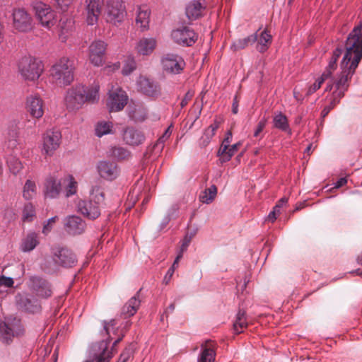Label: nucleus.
Masks as SVG:
<instances>
[{
	"instance_id": "6ab92c4d",
	"label": "nucleus",
	"mask_w": 362,
	"mask_h": 362,
	"mask_svg": "<svg viewBox=\"0 0 362 362\" xmlns=\"http://www.w3.org/2000/svg\"><path fill=\"white\" fill-rule=\"evenodd\" d=\"M136 83L139 90L143 94L152 98L160 95V87L158 83L144 76H140Z\"/></svg>"
},
{
	"instance_id": "4468645a",
	"label": "nucleus",
	"mask_w": 362,
	"mask_h": 362,
	"mask_svg": "<svg viewBox=\"0 0 362 362\" xmlns=\"http://www.w3.org/2000/svg\"><path fill=\"white\" fill-rule=\"evenodd\" d=\"M53 260L63 267H72L76 263L75 255L68 248L57 246L52 249Z\"/></svg>"
},
{
	"instance_id": "7ed1b4c3",
	"label": "nucleus",
	"mask_w": 362,
	"mask_h": 362,
	"mask_svg": "<svg viewBox=\"0 0 362 362\" xmlns=\"http://www.w3.org/2000/svg\"><path fill=\"white\" fill-rule=\"evenodd\" d=\"M99 89V84L95 83L88 90L81 84L76 85L68 89L64 97L66 108L69 111H75L81 108L86 102L95 103L98 101Z\"/></svg>"
},
{
	"instance_id": "b1692460",
	"label": "nucleus",
	"mask_w": 362,
	"mask_h": 362,
	"mask_svg": "<svg viewBox=\"0 0 362 362\" xmlns=\"http://www.w3.org/2000/svg\"><path fill=\"white\" fill-rule=\"evenodd\" d=\"M86 22L90 25L98 23L99 16L102 11V1L100 0H86Z\"/></svg>"
},
{
	"instance_id": "c756f323",
	"label": "nucleus",
	"mask_w": 362,
	"mask_h": 362,
	"mask_svg": "<svg viewBox=\"0 0 362 362\" xmlns=\"http://www.w3.org/2000/svg\"><path fill=\"white\" fill-rule=\"evenodd\" d=\"M218 127L219 122L217 120H214V122L204 130L203 135L199 141V145L200 147L204 148L209 145Z\"/></svg>"
},
{
	"instance_id": "6e6d98bb",
	"label": "nucleus",
	"mask_w": 362,
	"mask_h": 362,
	"mask_svg": "<svg viewBox=\"0 0 362 362\" xmlns=\"http://www.w3.org/2000/svg\"><path fill=\"white\" fill-rule=\"evenodd\" d=\"M74 0H55L57 8L62 12L68 11Z\"/></svg>"
},
{
	"instance_id": "423d86ee",
	"label": "nucleus",
	"mask_w": 362,
	"mask_h": 362,
	"mask_svg": "<svg viewBox=\"0 0 362 362\" xmlns=\"http://www.w3.org/2000/svg\"><path fill=\"white\" fill-rule=\"evenodd\" d=\"M18 69L23 79L35 81L42 75L44 66L39 59L28 55L23 57L19 60Z\"/></svg>"
},
{
	"instance_id": "5701e85b",
	"label": "nucleus",
	"mask_w": 362,
	"mask_h": 362,
	"mask_svg": "<svg viewBox=\"0 0 362 362\" xmlns=\"http://www.w3.org/2000/svg\"><path fill=\"white\" fill-rule=\"evenodd\" d=\"M26 108L30 115L36 119L41 118L44 114V103L37 94L30 95L26 99Z\"/></svg>"
},
{
	"instance_id": "f257e3e1",
	"label": "nucleus",
	"mask_w": 362,
	"mask_h": 362,
	"mask_svg": "<svg viewBox=\"0 0 362 362\" xmlns=\"http://www.w3.org/2000/svg\"><path fill=\"white\" fill-rule=\"evenodd\" d=\"M344 55L341 62V72L336 79L331 78V83H327L326 91H330L333 86L335 90L333 97L341 99L349 87V81L355 73L359 62L362 59V25L354 27L349 34L344 44Z\"/></svg>"
},
{
	"instance_id": "2eb2a0df",
	"label": "nucleus",
	"mask_w": 362,
	"mask_h": 362,
	"mask_svg": "<svg viewBox=\"0 0 362 362\" xmlns=\"http://www.w3.org/2000/svg\"><path fill=\"white\" fill-rule=\"evenodd\" d=\"M128 95L126 92L120 88L111 90L109 92V97L107 106L110 112H119L127 104Z\"/></svg>"
},
{
	"instance_id": "69168bd1",
	"label": "nucleus",
	"mask_w": 362,
	"mask_h": 362,
	"mask_svg": "<svg viewBox=\"0 0 362 362\" xmlns=\"http://www.w3.org/2000/svg\"><path fill=\"white\" fill-rule=\"evenodd\" d=\"M192 98V94L190 92H187L185 94L184 98H182V100L180 102L181 107H185L187 105L188 102L191 100Z\"/></svg>"
},
{
	"instance_id": "774afa93",
	"label": "nucleus",
	"mask_w": 362,
	"mask_h": 362,
	"mask_svg": "<svg viewBox=\"0 0 362 362\" xmlns=\"http://www.w3.org/2000/svg\"><path fill=\"white\" fill-rule=\"evenodd\" d=\"M346 182L347 180L346 177H341L335 182L334 185L336 188H339L346 185Z\"/></svg>"
},
{
	"instance_id": "680f3d73",
	"label": "nucleus",
	"mask_w": 362,
	"mask_h": 362,
	"mask_svg": "<svg viewBox=\"0 0 362 362\" xmlns=\"http://www.w3.org/2000/svg\"><path fill=\"white\" fill-rule=\"evenodd\" d=\"M265 126H266V120L264 119L260 120L258 122L256 129H255L253 136L255 137H258L259 134L263 131Z\"/></svg>"
},
{
	"instance_id": "052dcab7",
	"label": "nucleus",
	"mask_w": 362,
	"mask_h": 362,
	"mask_svg": "<svg viewBox=\"0 0 362 362\" xmlns=\"http://www.w3.org/2000/svg\"><path fill=\"white\" fill-rule=\"evenodd\" d=\"M132 354V351L129 348H126L120 354L117 362H127Z\"/></svg>"
},
{
	"instance_id": "4be33fe9",
	"label": "nucleus",
	"mask_w": 362,
	"mask_h": 362,
	"mask_svg": "<svg viewBox=\"0 0 362 362\" xmlns=\"http://www.w3.org/2000/svg\"><path fill=\"white\" fill-rule=\"evenodd\" d=\"M62 181L54 175L48 176L44 183V195L46 198L57 199L62 190Z\"/></svg>"
},
{
	"instance_id": "f03ea898",
	"label": "nucleus",
	"mask_w": 362,
	"mask_h": 362,
	"mask_svg": "<svg viewBox=\"0 0 362 362\" xmlns=\"http://www.w3.org/2000/svg\"><path fill=\"white\" fill-rule=\"evenodd\" d=\"M103 330L101 334L107 335V338L90 345L87 351V359L85 362H110L113 356L111 351H107L108 345L111 341L110 332L115 334L117 331L115 329L117 322L115 320L109 322L103 321Z\"/></svg>"
},
{
	"instance_id": "e433bc0d",
	"label": "nucleus",
	"mask_w": 362,
	"mask_h": 362,
	"mask_svg": "<svg viewBox=\"0 0 362 362\" xmlns=\"http://www.w3.org/2000/svg\"><path fill=\"white\" fill-rule=\"evenodd\" d=\"M344 49L342 47H337L332 54V56L329 62L328 66H327L325 71L322 73V74H325L327 78H331L332 72L335 70L337 67V62L338 59L341 57V54L344 52Z\"/></svg>"
},
{
	"instance_id": "9d476101",
	"label": "nucleus",
	"mask_w": 362,
	"mask_h": 362,
	"mask_svg": "<svg viewBox=\"0 0 362 362\" xmlns=\"http://www.w3.org/2000/svg\"><path fill=\"white\" fill-rule=\"evenodd\" d=\"M107 22L116 25L123 21L125 6L122 0H107L105 6Z\"/></svg>"
},
{
	"instance_id": "dca6fc26",
	"label": "nucleus",
	"mask_w": 362,
	"mask_h": 362,
	"mask_svg": "<svg viewBox=\"0 0 362 362\" xmlns=\"http://www.w3.org/2000/svg\"><path fill=\"white\" fill-rule=\"evenodd\" d=\"M16 303L21 309L29 313H38L42 310L40 301L29 293L18 294Z\"/></svg>"
},
{
	"instance_id": "bf43d9fd",
	"label": "nucleus",
	"mask_w": 362,
	"mask_h": 362,
	"mask_svg": "<svg viewBox=\"0 0 362 362\" xmlns=\"http://www.w3.org/2000/svg\"><path fill=\"white\" fill-rule=\"evenodd\" d=\"M58 219L57 216H54L47 221V223L44 225L42 228V233L44 234H47L52 229V224Z\"/></svg>"
},
{
	"instance_id": "58836bf2",
	"label": "nucleus",
	"mask_w": 362,
	"mask_h": 362,
	"mask_svg": "<svg viewBox=\"0 0 362 362\" xmlns=\"http://www.w3.org/2000/svg\"><path fill=\"white\" fill-rule=\"evenodd\" d=\"M63 184L65 185L64 196L68 198L77 193L78 182L72 175H68L63 179Z\"/></svg>"
},
{
	"instance_id": "1a4fd4ad",
	"label": "nucleus",
	"mask_w": 362,
	"mask_h": 362,
	"mask_svg": "<svg viewBox=\"0 0 362 362\" xmlns=\"http://www.w3.org/2000/svg\"><path fill=\"white\" fill-rule=\"evenodd\" d=\"M62 133L59 130L48 129L42 135V144L41 152L42 155L52 156L60 146Z\"/></svg>"
},
{
	"instance_id": "bb28decb",
	"label": "nucleus",
	"mask_w": 362,
	"mask_h": 362,
	"mask_svg": "<svg viewBox=\"0 0 362 362\" xmlns=\"http://www.w3.org/2000/svg\"><path fill=\"white\" fill-rule=\"evenodd\" d=\"M204 0H193L186 6L185 13L187 17L190 21H194L199 18L205 9Z\"/></svg>"
},
{
	"instance_id": "9b49d317",
	"label": "nucleus",
	"mask_w": 362,
	"mask_h": 362,
	"mask_svg": "<svg viewBox=\"0 0 362 362\" xmlns=\"http://www.w3.org/2000/svg\"><path fill=\"white\" fill-rule=\"evenodd\" d=\"M28 286L33 293L42 298H48L52 294L50 283L39 276H31L28 281Z\"/></svg>"
},
{
	"instance_id": "4d7b16f0",
	"label": "nucleus",
	"mask_w": 362,
	"mask_h": 362,
	"mask_svg": "<svg viewBox=\"0 0 362 362\" xmlns=\"http://www.w3.org/2000/svg\"><path fill=\"white\" fill-rule=\"evenodd\" d=\"M14 284L13 279L11 277H7L4 275L0 276V288H11L13 287Z\"/></svg>"
},
{
	"instance_id": "0e129e2a",
	"label": "nucleus",
	"mask_w": 362,
	"mask_h": 362,
	"mask_svg": "<svg viewBox=\"0 0 362 362\" xmlns=\"http://www.w3.org/2000/svg\"><path fill=\"white\" fill-rule=\"evenodd\" d=\"M173 268H169L167 271L164 278H163V283L165 284H168L170 282L173 274H174Z\"/></svg>"
},
{
	"instance_id": "39448f33",
	"label": "nucleus",
	"mask_w": 362,
	"mask_h": 362,
	"mask_svg": "<svg viewBox=\"0 0 362 362\" xmlns=\"http://www.w3.org/2000/svg\"><path fill=\"white\" fill-rule=\"evenodd\" d=\"M90 193V199L78 200L76 203V209L85 218L95 220L100 216V206L104 202L105 194L98 186H93Z\"/></svg>"
},
{
	"instance_id": "a18cd8bd",
	"label": "nucleus",
	"mask_w": 362,
	"mask_h": 362,
	"mask_svg": "<svg viewBox=\"0 0 362 362\" xmlns=\"http://www.w3.org/2000/svg\"><path fill=\"white\" fill-rule=\"evenodd\" d=\"M172 132L170 131V127L167 128L165 131L163 132L162 136H160L157 141L153 146V151L156 153H160L163 151L165 145V142L170 138Z\"/></svg>"
},
{
	"instance_id": "412c9836",
	"label": "nucleus",
	"mask_w": 362,
	"mask_h": 362,
	"mask_svg": "<svg viewBox=\"0 0 362 362\" xmlns=\"http://www.w3.org/2000/svg\"><path fill=\"white\" fill-rule=\"evenodd\" d=\"M20 144L19 131L16 125H11L8 127L6 134V141L4 145L5 155H9L18 149Z\"/></svg>"
},
{
	"instance_id": "ddd939ff",
	"label": "nucleus",
	"mask_w": 362,
	"mask_h": 362,
	"mask_svg": "<svg viewBox=\"0 0 362 362\" xmlns=\"http://www.w3.org/2000/svg\"><path fill=\"white\" fill-rule=\"evenodd\" d=\"M171 37L175 43L187 47L192 46L197 40V35L194 30L187 26L173 30Z\"/></svg>"
},
{
	"instance_id": "aec40b11",
	"label": "nucleus",
	"mask_w": 362,
	"mask_h": 362,
	"mask_svg": "<svg viewBox=\"0 0 362 362\" xmlns=\"http://www.w3.org/2000/svg\"><path fill=\"white\" fill-rule=\"evenodd\" d=\"M99 175L107 180H113L119 175V168L117 164L110 160H100L97 164Z\"/></svg>"
},
{
	"instance_id": "393cba45",
	"label": "nucleus",
	"mask_w": 362,
	"mask_h": 362,
	"mask_svg": "<svg viewBox=\"0 0 362 362\" xmlns=\"http://www.w3.org/2000/svg\"><path fill=\"white\" fill-rule=\"evenodd\" d=\"M122 139L126 144L135 146L144 141L145 136L141 131L134 127H127L123 132Z\"/></svg>"
},
{
	"instance_id": "49530a36",
	"label": "nucleus",
	"mask_w": 362,
	"mask_h": 362,
	"mask_svg": "<svg viewBox=\"0 0 362 362\" xmlns=\"http://www.w3.org/2000/svg\"><path fill=\"white\" fill-rule=\"evenodd\" d=\"M13 336V329L6 322L0 320V339L7 343Z\"/></svg>"
},
{
	"instance_id": "c85d7f7f",
	"label": "nucleus",
	"mask_w": 362,
	"mask_h": 362,
	"mask_svg": "<svg viewBox=\"0 0 362 362\" xmlns=\"http://www.w3.org/2000/svg\"><path fill=\"white\" fill-rule=\"evenodd\" d=\"M127 112L129 118L134 122H142L147 117V110L141 104H129Z\"/></svg>"
},
{
	"instance_id": "e2e57ef3",
	"label": "nucleus",
	"mask_w": 362,
	"mask_h": 362,
	"mask_svg": "<svg viewBox=\"0 0 362 362\" xmlns=\"http://www.w3.org/2000/svg\"><path fill=\"white\" fill-rule=\"evenodd\" d=\"M171 219L172 218H170V214L165 215L158 226V230L160 231L163 230L167 226Z\"/></svg>"
},
{
	"instance_id": "3c124183",
	"label": "nucleus",
	"mask_w": 362,
	"mask_h": 362,
	"mask_svg": "<svg viewBox=\"0 0 362 362\" xmlns=\"http://www.w3.org/2000/svg\"><path fill=\"white\" fill-rule=\"evenodd\" d=\"M240 145V143L238 142V143H236L230 146H229V147L228 148V150L226 151V153L219 156L221 157L220 158L221 162L226 163L227 161H229L230 160V158H232V156L237 152Z\"/></svg>"
},
{
	"instance_id": "c9c22d12",
	"label": "nucleus",
	"mask_w": 362,
	"mask_h": 362,
	"mask_svg": "<svg viewBox=\"0 0 362 362\" xmlns=\"http://www.w3.org/2000/svg\"><path fill=\"white\" fill-rule=\"evenodd\" d=\"M74 29V22L72 19L60 20L59 39L62 42H66L68 37L72 34Z\"/></svg>"
},
{
	"instance_id": "f3484780",
	"label": "nucleus",
	"mask_w": 362,
	"mask_h": 362,
	"mask_svg": "<svg viewBox=\"0 0 362 362\" xmlns=\"http://www.w3.org/2000/svg\"><path fill=\"white\" fill-rule=\"evenodd\" d=\"M107 43L100 40L93 41L89 46V59L95 66L103 65L104 56L107 49Z\"/></svg>"
},
{
	"instance_id": "8fccbe9b",
	"label": "nucleus",
	"mask_w": 362,
	"mask_h": 362,
	"mask_svg": "<svg viewBox=\"0 0 362 362\" xmlns=\"http://www.w3.org/2000/svg\"><path fill=\"white\" fill-rule=\"evenodd\" d=\"M136 68V63L134 57H128L124 62L123 68H122V74L125 76L129 75L132 72H133Z\"/></svg>"
},
{
	"instance_id": "de8ad7c7",
	"label": "nucleus",
	"mask_w": 362,
	"mask_h": 362,
	"mask_svg": "<svg viewBox=\"0 0 362 362\" xmlns=\"http://www.w3.org/2000/svg\"><path fill=\"white\" fill-rule=\"evenodd\" d=\"M112 124L110 122H100L95 126V132L98 137L112 133Z\"/></svg>"
},
{
	"instance_id": "ea45409f",
	"label": "nucleus",
	"mask_w": 362,
	"mask_h": 362,
	"mask_svg": "<svg viewBox=\"0 0 362 362\" xmlns=\"http://www.w3.org/2000/svg\"><path fill=\"white\" fill-rule=\"evenodd\" d=\"M5 157L9 171L13 175L19 173L23 168V165L19 158L16 156H13L12 153L5 155Z\"/></svg>"
},
{
	"instance_id": "c03bdc74",
	"label": "nucleus",
	"mask_w": 362,
	"mask_h": 362,
	"mask_svg": "<svg viewBox=\"0 0 362 362\" xmlns=\"http://www.w3.org/2000/svg\"><path fill=\"white\" fill-rule=\"evenodd\" d=\"M257 49L259 52H264L268 49V44L272 41V35L267 32V30H263L257 39Z\"/></svg>"
},
{
	"instance_id": "cd10ccee",
	"label": "nucleus",
	"mask_w": 362,
	"mask_h": 362,
	"mask_svg": "<svg viewBox=\"0 0 362 362\" xmlns=\"http://www.w3.org/2000/svg\"><path fill=\"white\" fill-rule=\"evenodd\" d=\"M151 11L146 6H140L136 9V24L142 30L148 29Z\"/></svg>"
},
{
	"instance_id": "09e8293b",
	"label": "nucleus",
	"mask_w": 362,
	"mask_h": 362,
	"mask_svg": "<svg viewBox=\"0 0 362 362\" xmlns=\"http://www.w3.org/2000/svg\"><path fill=\"white\" fill-rule=\"evenodd\" d=\"M35 209L32 203H26L23 209L22 221L23 222H31L35 217Z\"/></svg>"
},
{
	"instance_id": "f704fd0d",
	"label": "nucleus",
	"mask_w": 362,
	"mask_h": 362,
	"mask_svg": "<svg viewBox=\"0 0 362 362\" xmlns=\"http://www.w3.org/2000/svg\"><path fill=\"white\" fill-rule=\"evenodd\" d=\"M39 244L38 236L36 233H29L25 238L22 240L20 248L24 252L33 250Z\"/></svg>"
},
{
	"instance_id": "338daca9",
	"label": "nucleus",
	"mask_w": 362,
	"mask_h": 362,
	"mask_svg": "<svg viewBox=\"0 0 362 362\" xmlns=\"http://www.w3.org/2000/svg\"><path fill=\"white\" fill-rule=\"evenodd\" d=\"M178 209H179V208H178L177 205L174 204L168 209L166 215L170 214V218H173L176 216V214L178 211Z\"/></svg>"
},
{
	"instance_id": "2f4dec72",
	"label": "nucleus",
	"mask_w": 362,
	"mask_h": 362,
	"mask_svg": "<svg viewBox=\"0 0 362 362\" xmlns=\"http://www.w3.org/2000/svg\"><path fill=\"white\" fill-rule=\"evenodd\" d=\"M141 301L136 296L131 298L129 301L123 306L121 315L124 317H130L133 316L140 306Z\"/></svg>"
},
{
	"instance_id": "5fc2aeb1",
	"label": "nucleus",
	"mask_w": 362,
	"mask_h": 362,
	"mask_svg": "<svg viewBox=\"0 0 362 362\" xmlns=\"http://www.w3.org/2000/svg\"><path fill=\"white\" fill-rule=\"evenodd\" d=\"M340 101V99L337 98V97L331 96L329 104L326 105L322 112H321V117L322 118H325L329 112L331 111L332 109L334 108V107L337 105Z\"/></svg>"
},
{
	"instance_id": "7c9ffc66",
	"label": "nucleus",
	"mask_w": 362,
	"mask_h": 362,
	"mask_svg": "<svg viewBox=\"0 0 362 362\" xmlns=\"http://www.w3.org/2000/svg\"><path fill=\"white\" fill-rule=\"evenodd\" d=\"M272 123L274 128L291 134V129L288 124V118L281 112H279L274 115Z\"/></svg>"
},
{
	"instance_id": "37998d69",
	"label": "nucleus",
	"mask_w": 362,
	"mask_h": 362,
	"mask_svg": "<svg viewBox=\"0 0 362 362\" xmlns=\"http://www.w3.org/2000/svg\"><path fill=\"white\" fill-rule=\"evenodd\" d=\"M108 154L117 160H124L130 156V152L122 146H111Z\"/></svg>"
},
{
	"instance_id": "603ef678",
	"label": "nucleus",
	"mask_w": 362,
	"mask_h": 362,
	"mask_svg": "<svg viewBox=\"0 0 362 362\" xmlns=\"http://www.w3.org/2000/svg\"><path fill=\"white\" fill-rule=\"evenodd\" d=\"M233 134L230 131H228L226 134L225 138L221 145L219 150L218 151V156H221L226 153L228 148L230 146V143L232 141Z\"/></svg>"
},
{
	"instance_id": "6e6552de",
	"label": "nucleus",
	"mask_w": 362,
	"mask_h": 362,
	"mask_svg": "<svg viewBox=\"0 0 362 362\" xmlns=\"http://www.w3.org/2000/svg\"><path fill=\"white\" fill-rule=\"evenodd\" d=\"M11 18L12 27L18 33H26L33 28V18L24 8H13L11 11Z\"/></svg>"
},
{
	"instance_id": "4c0bfd02",
	"label": "nucleus",
	"mask_w": 362,
	"mask_h": 362,
	"mask_svg": "<svg viewBox=\"0 0 362 362\" xmlns=\"http://www.w3.org/2000/svg\"><path fill=\"white\" fill-rule=\"evenodd\" d=\"M257 41V33H255L245 38L238 39L233 42L230 46V48L233 51H238L239 49H243L247 47V46L254 44Z\"/></svg>"
},
{
	"instance_id": "79ce46f5",
	"label": "nucleus",
	"mask_w": 362,
	"mask_h": 362,
	"mask_svg": "<svg viewBox=\"0 0 362 362\" xmlns=\"http://www.w3.org/2000/svg\"><path fill=\"white\" fill-rule=\"evenodd\" d=\"M37 193L35 182L31 180H27L23 189V197L26 200L33 199Z\"/></svg>"
},
{
	"instance_id": "0eeeda50",
	"label": "nucleus",
	"mask_w": 362,
	"mask_h": 362,
	"mask_svg": "<svg viewBox=\"0 0 362 362\" xmlns=\"http://www.w3.org/2000/svg\"><path fill=\"white\" fill-rule=\"evenodd\" d=\"M35 16L39 24L47 30H50L57 23V14L53 8L42 1L34 2L32 5Z\"/></svg>"
},
{
	"instance_id": "72a5a7b5",
	"label": "nucleus",
	"mask_w": 362,
	"mask_h": 362,
	"mask_svg": "<svg viewBox=\"0 0 362 362\" xmlns=\"http://www.w3.org/2000/svg\"><path fill=\"white\" fill-rule=\"evenodd\" d=\"M247 327V320L246 311L243 309H239L233 322V332L236 334L242 333Z\"/></svg>"
},
{
	"instance_id": "a878e982",
	"label": "nucleus",
	"mask_w": 362,
	"mask_h": 362,
	"mask_svg": "<svg viewBox=\"0 0 362 362\" xmlns=\"http://www.w3.org/2000/svg\"><path fill=\"white\" fill-rule=\"evenodd\" d=\"M216 357V343L206 340L201 344V353L197 362H214Z\"/></svg>"
},
{
	"instance_id": "13d9d810",
	"label": "nucleus",
	"mask_w": 362,
	"mask_h": 362,
	"mask_svg": "<svg viewBox=\"0 0 362 362\" xmlns=\"http://www.w3.org/2000/svg\"><path fill=\"white\" fill-rule=\"evenodd\" d=\"M191 240L192 236H189V234H186L182 240V244L178 254H182L183 255V252L187 250Z\"/></svg>"
},
{
	"instance_id": "864d4df0",
	"label": "nucleus",
	"mask_w": 362,
	"mask_h": 362,
	"mask_svg": "<svg viewBox=\"0 0 362 362\" xmlns=\"http://www.w3.org/2000/svg\"><path fill=\"white\" fill-rule=\"evenodd\" d=\"M327 79L328 78L326 77L325 74H322V76L320 78H318L316 80V81L308 88L306 94L308 95H310L314 93L317 90H318L321 87L324 81Z\"/></svg>"
},
{
	"instance_id": "a211bd4d",
	"label": "nucleus",
	"mask_w": 362,
	"mask_h": 362,
	"mask_svg": "<svg viewBox=\"0 0 362 362\" xmlns=\"http://www.w3.org/2000/svg\"><path fill=\"white\" fill-rule=\"evenodd\" d=\"M64 230L71 235H76L85 231L86 223L81 217L76 215L68 216L64 221Z\"/></svg>"
},
{
	"instance_id": "a19ab883",
	"label": "nucleus",
	"mask_w": 362,
	"mask_h": 362,
	"mask_svg": "<svg viewBox=\"0 0 362 362\" xmlns=\"http://www.w3.org/2000/svg\"><path fill=\"white\" fill-rule=\"evenodd\" d=\"M217 195V187L215 185L205 189L199 195V201L203 204L211 203Z\"/></svg>"
},
{
	"instance_id": "20e7f679",
	"label": "nucleus",
	"mask_w": 362,
	"mask_h": 362,
	"mask_svg": "<svg viewBox=\"0 0 362 362\" xmlns=\"http://www.w3.org/2000/svg\"><path fill=\"white\" fill-rule=\"evenodd\" d=\"M76 59L74 57H62L50 68V78L57 86H69L74 81Z\"/></svg>"
},
{
	"instance_id": "f8f14e48",
	"label": "nucleus",
	"mask_w": 362,
	"mask_h": 362,
	"mask_svg": "<svg viewBox=\"0 0 362 362\" xmlns=\"http://www.w3.org/2000/svg\"><path fill=\"white\" fill-rule=\"evenodd\" d=\"M163 69L171 74H180L185 66L184 59L175 53H167L161 59Z\"/></svg>"
},
{
	"instance_id": "473e14b6",
	"label": "nucleus",
	"mask_w": 362,
	"mask_h": 362,
	"mask_svg": "<svg viewBox=\"0 0 362 362\" xmlns=\"http://www.w3.org/2000/svg\"><path fill=\"white\" fill-rule=\"evenodd\" d=\"M156 45V41L154 38H146L141 39L137 45L136 49L138 52L143 55H148L153 52Z\"/></svg>"
}]
</instances>
